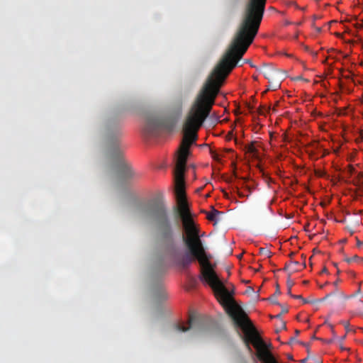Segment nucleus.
<instances>
[{
	"label": "nucleus",
	"instance_id": "obj_8",
	"mask_svg": "<svg viewBox=\"0 0 363 363\" xmlns=\"http://www.w3.org/2000/svg\"><path fill=\"white\" fill-rule=\"evenodd\" d=\"M221 213H222V212L213 208L212 211L207 213L206 218L208 220H209L211 221H217V218H216L217 216Z\"/></svg>",
	"mask_w": 363,
	"mask_h": 363
},
{
	"label": "nucleus",
	"instance_id": "obj_24",
	"mask_svg": "<svg viewBox=\"0 0 363 363\" xmlns=\"http://www.w3.org/2000/svg\"><path fill=\"white\" fill-rule=\"evenodd\" d=\"M345 337H346V335L342 336V337H341V339H340V341H341V342H342V341H343V340L345 339Z\"/></svg>",
	"mask_w": 363,
	"mask_h": 363
},
{
	"label": "nucleus",
	"instance_id": "obj_23",
	"mask_svg": "<svg viewBox=\"0 0 363 363\" xmlns=\"http://www.w3.org/2000/svg\"><path fill=\"white\" fill-rule=\"evenodd\" d=\"M330 296V294H327L323 299L322 301H324L325 299H327L329 296Z\"/></svg>",
	"mask_w": 363,
	"mask_h": 363
},
{
	"label": "nucleus",
	"instance_id": "obj_31",
	"mask_svg": "<svg viewBox=\"0 0 363 363\" xmlns=\"http://www.w3.org/2000/svg\"><path fill=\"white\" fill-rule=\"evenodd\" d=\"M289 359H293L292 356L289 355Z\"/></svg>",
	"mask_w": 363,
	"mask_h": 363
},
{
	"label": "nucleus",
	"instance_id": "obj_27",
	"mask_svg": "<svg viewBox=\"0 0 363 363\" xmlns=\"http://www.w3.org/2000/svg\"><path fill=\"white\" fill-rule=\"evenodd\" d=\"M302 300H303V302L304 303H308V301H307L306 299H304L303 298V299H302Z\"/></svg>",
	"mask_w": 363,
	"mask_h": 363
},
{
	"label": "nucleus",
	"instance_id": "obj_5",
	"mask_svg": "<svg viewBox=\"0 0 363 363\" xmlns=\"http://www.w3.org/2000/svg\"><path fill=\"white\" fill-rule=\"evenodd\" d=\"M165 125L164 120L157 114H149L146 117L144 131L149 136L156 135Z\"/></svg>",
	"mask_w": 363,
	"mask_h": 363
},
{
	"label": "nucleus",
	"instance_id": "obj_1",
	"mask_svg": "<svg viewBox=\"0 0 363 363\" xmlns=\"http://www.w3.org/2000/svg\"><path fill=\"white\" fill-rule=\"evenodd\" d=\"M237 64H217L199 91L183 125L184 136L181 142L174 171L177 206L174 210L180 218L184 233L189 235L200 233L193 219L186 199L184 172L190 147L197 140V131L208 116L224 80Z\"/></svg>",
	"mask_w": 363,
	"mask_h": 363
},
{
	"label": "nucleus",
	"instance_id": "obj_29",
	"mask_svg": "<svg viewBox=\"0 0 363 363\" xmlns=\"http://www.w3.org/2000/svg\"><path fill=\"white\" fill-rule=\"evenodd\" d=\"M308 283V281H303V284H307Z\"/></svg>",
	"mask_w": 363,
	"mask_h": 363
},
{
	"label": "nucleus",
	"instance_id": "obj_34",
	"mask_svg": "<svg viewBox=\"0 0 363 363\" xmlns=\"http://www.w3.org/2000/svg\"><path fill=\"white\" fill-rule=\"evenodd\" d=\"M240 196H244L242 194H239Z\"/></svg>",
	"mask_w": 363,
	"mask_h": 363
},
{
	"label": "nucleus",
	"instance_id": "obj_18",
	"mask_svg": "<svg viewBox=\"0 0 363 363\" xmlns=\"http://www.w3.org/2000/svg\"><path fill=\"white\" fill-rule=\"evenodd\" d=\"M281 294L279 285L277 286L276 291L274 296H279Z\"/></svg>",
	"mask_w": 363,
	"mask_h": 363
},
{
	"label": "nucleus",
	"instance_id": "obj_9",
	"mask_svg": "<svg viewBox=\"0 0 363 363\" xmlns=\"http://www.w3.org/2000/svg\"><path fill=\"white\" fill-rule=\"evenodd\" d=\"M192 321H193V318L191 317L189 320V327H185L183 325H176V328L179 332H186L191 328V325H192Z\"/></svg>",
	"mask_w": 363,
	"mask_h": 363
},
{
	"label": "nucleus",
	"instance_id": "obj_11",
	"mask_svg": "<svg viewBox=\"0 0 363 363\" xmlns=\"http://www.w3.org/2000/svg\"><path fill=\"white\" fill-rule=\"evenodd\" d=\"M294 281L289 277L286 281V285H287V288H288V294H289L290 296L291 295V287L294 286Z\"/></svg>",
	"mask_w": 363,
	"mask_h": 363
},
{
	"label": "nucleus",
	"instance_id": "obj_19",
	"mask_svg": "<svg viewBox=\"0 0 363 363\" xmlns=\"http://www.w3.org/2000/svg\"><path fill=\"white\" fill-rule=\"evenodd\" d=\"M291 297L296 298V299H303L302 296L301 295H291Z\"/></svg>",
	"mask_w": 363,
	"mask_h": 363
},
{
	"label": "nucleus",
	"instance_id": "obj_10",
	"mask_svg": "<svg viewBox=\"0 0 363 363\" xmlns=\"http://www.w3.org/2000/svg\"><path fill=\"white\" fill-rule=\"evenodd\" d=\"M259 252L261 255L266 256L267 257H270L272 256V252L267 248H260Z\"/></svg>",
	"mask_w": 363,
	"mask_h": 363
},
{
	"label": "nucleus",
	"instance_id": "obj_3",
	"mask_svg": "<svg viewBox=\"0 0 363 363\" xmlns=\"http://www.w3.org/2000/svg\"><path fill=\"white\" fill-rule=\"evenodd\" d=\"M104 136L106 140L113 145L108 152L110 157L118 162V167L123 177L132 178L135 172L123 157L121 151L118 149V140L121 135V118L118 116L108 117L104 124Z\"/></svg>",
	"mask_w": 363,
	"mask_h": 363
},
{
	"label": "nucleus",
	"instance_id": "obj_15",
	"mask_svg": "<svg viewBox=\"0 0 363 363\" xmlns=\"http://www.w3.org/2000/svg\"><path fill=\"white\" fill-rule=\"evenodd\" d=\"M270 110V107H262V108H259V113L261 114V115H263L264 114V111H269Z\"/></svg>",
	"mask_w": 363,
	"mask_h": 363
},
{
	"label": "nucleus",
	"instance_id": "obj_7",
	"mask_svg": "<svg viewBox=\"0 0 363 363\" xmlns=\"http://www.w3.org/2000/svg\"><path fill=\"white\" fill-rule=\"evenodd\" d=\"M255 142H252L245 147L246 151L250 153L255 158L259 157V151L255 146Z\"/></svg>",
	"mask_w": 363,
	"mask_h": 363
},
{
	"label": "nucleus",
	"instance_id": "obj_20",
	"mask_svg": "<svg viewBox=\"0 0 363 363\" xmlns=\"http://www.w3.org/2000/svg\"><path fill=\"white\" fill-rule=\"evenodd\" d=\"M362 245V242L358 238H357V245L358 247H360Z\"/></svg>",
	"mask_w": 363,
	"mask_h": 363
},
{
	"label": "nucleus",
	"instance_id": "obj_25",
	"mask_svg": "<svg viewBox=\"0 0 363 363\" xmlns=\"http://www.w3.org/2000/svg\"><path fill=\"white\" fill-rule=\"evenodd\" d=\"M307 361V359H303L301 361V363H306Z\"/></svg>",
	"mask_w": 363,
	"mask_h": 363
},
{
	"label": "nucleus",
	"instance_id": "obj_22",
	"mask_svg": "<svg viewBox=\"0 0 363 363\" xmlns=\"http://www.w3.org/2000/svg\"><path fill=\"white\" fill-rule=\"evenodd\" d=\"M281 315H282V313H280L279 314L275 315L274 318H280Z\"/></svg>",
	"mask_w": 363,
	"mask_h": 363
},
{
	"label": "nucleus",
	"instance_id": "obj_30",
	"mask_svg": "<svg viewBox=\"0 0 363 363\" xmlns=\"http://www.w3.org/2000/svg\"><path fill=\"white\" fill-rule=\"evenodd\" d=\"M317 30L320 32L321 30L320 28H317Z\"/></svg>",
	"mask_w": 363,
	"mask_h": 363
},
{
	"label": "nucleus",
	"instance_id": "obj_16",
	"mask_svg": "<svg viewBox=\"0 0 363 363\" xmlns=\"http://www.w3.org/2000/svg\"><path fill=\"white\" fill-rule=\"evenodd\" d=\"M279 306H281V313L284 314V313H288V311H289V310H288V308H287L286 306H284V305H281V303H280V305H279Z\"/></svg>",
	"mask_w": 363,
	"mask_h": 363
},
{
	"label": "nucleus",
	"instance_id": "obj_17",
	"mask_svg": "<svg viewBox=\"0 0 363 363\" xmlns=\"http://www.w3.org/2000/svg\"><path fill=\"white\" fill-rule=\"evenodd\" d=\"M270 300L274 304L280 305V303L278 302L275 297H271Z\"/></svg>",
	"mask_w": 363,
	"mask_h": 363
},
{
	"label": "nucleus",
	"instance_id": "obj_28",
	"mask_svg": "<svg viewBox=\"0 0 363 363\" xmlns=\"http://www.w3.org/2000/svg\"><path fill=\"white\" fill-rule=\"evenodd\" d=\"M337 283H338V281H335L333 284H334V285H335V286H337Z\"/></svg>",
	"mask_w": 363,
	"mask_h": 363
},
{
	"label": "nucleus",
	"instance_id": "obj_21",
	"mask_svg": "<svg viewBox=\"0 0 363 363\" xmlns=\"http://www.w3.org/2000/svg\"><path fill=\"white\" fill-rule=\"evenodd\" d=\"M281 328L284 329L286 328V323L284 321L281 322Z\"/></svg>",
	"mask_w": 363,
	"mask_h": 363
},
{
	"label": "nucleus",
	"instance_id": "obj_4",
	"mask_svg": "<svg viewBox=\"0 0 363 363\" xmlns=\"http://www.w3.org/2000/svg\"><path fill=\"white\" fill-rule=\"evenodd\" d=\"M140 213L144 218H153L157 223L161 237L167 241H172L174 230L165 207L156 202H151L141 208Z\"/></svg>",
	"mask_w": 363,
	"mask_h": 363
},
{
	"label": "nucleus",
	"instance_id": "obj_26",
	"mask_svg": "<svg viewBox=\"0 0 363 363\" xmlns=\"http://www.w3.org/2000/svg\"><path fill=\"white\" fill-rule=\"evenodd\" d=\"M323 273H326L327 272V269L326 268H324L322 271Z\"/></svg>",
	"mask_w": 363,
	"mask_h": 363
},
{
	"label": "nucleus",
	"instance_id": "obj_13",
	"mask_svg": "<svg viewBox=\"0 0 363 363\" xmlns=\"http://www.w3.org/2000/svg\"><path fill=\"white\" fill-rule=\"evenodd\" d=\"M292 264L295 265V266H297L299 264V262H297V261H291L290 262L289 264H286L285 267H284V270H286L287 268L290 267Z\"/></svg>",
	"mask_w": 363,
	"mask_h": 363
},
{
	"label": "nucleus",
	"instance_id": "obj_2",
	"mask_svg": "<svg viewBox=\"0 0 363 363\" xmlns=\"http://www.w3.org/2000/svg\"><path fill=\"white\" fill-rule=\"evenodd\" d=\"M200 233H195L189 235L184 233L182 240L189 251L180 260L179 264L182 268H187L195 260H198L201 266V279L208 283L213 290L218 301L223 306H228L233 302V291H230L218 278L210 262L211 256L208 255L201 240Z\"/></svg>",
	"mask_w": 363,
	"mask_h": 363
},
{
	"label": "nucleus",
	"instance_id": "obj_6",
	"mask_svg": "<svg viewBox=\"0 0 363 363\" xmlns=\"http://www.w3.org/2000/svg\"><path fill=\"white\" fill-rule=\"evenodd\" d=\"M259 72L262 73L266 79H267L270 83V87L276 90L277 89L280 87L279 83H275L274 84H272V79H273V77L275 74V70L272 68H270L267 67V65H263L262 67L257 69Z\"/></svg>",
	"mask_w": 363,
	"mask_h": 363
},
{
	"label": "nucleus",
	"instance_id": "obj_14",
	"mask_svg": "<svg viewBox=\"0 0 363 363\" xmlns=\"http://www.w3.org/2000/svg\"><path fill=\"white\" fill-rule=\"evenodd\" d=\"M341 323L344 325L347 333L350 331V323L348 321H342Z\"/></svg>",
	"mask_w": 363,
	"mask_h": 363
},
{
	"label": "nucleus",
	"instance_id": "obj_12",
	"mask_svg": "<svg viewBox=\"0 0 363 363\" xmlns=\"http://www.w3.org/2000/svg\"><path fill=\"white\" fill-rule=\"evenodd\" d=\"M359 259H362V258H360L359 257H358L357 255H354L352 256V257H348V258H346L345 259V261L347 262V263H351L352 262H354V261H357V260H359Z\"/></svg>",
	"mask_w": 363,
	"mask_h": 363
},
{
	"label": "nucleus",
	"instance_id": "obj_33",
	"mask_svg": "<svg viewBox=\"0 0 363 363\" xmlns=\"http://www.w3.org/2000/svg\"><path fill=\"white\" fill-rule=\"evenodd\" d=\"M293 255H294V253H293V252H291V253L289 255V256H290V257H292Z\"/></svg>",
	"mask_w": 363,
	"mask_h": 363
},
{
	"label": "nucleus",
	"instance_id": "obj_32",
	"mask_svg": "<svg viewBox=\"0 0 363 363\" xmlns=\"http://www.w3.org/2000/svg\"><path fill=\"white\" fill-rule=\"evenodd\" d=\"M299 333H300L299 330H296V334L298 335V334H299Z\"/></svg>",
	"mask_w": 363,
	"mask_h": 363
}]
</instances>
